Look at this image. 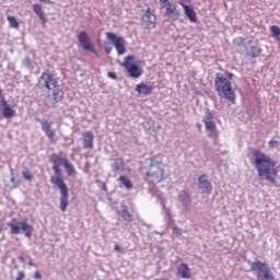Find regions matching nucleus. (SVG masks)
<instances>
[{"label":"nucleus","instance_id":"27","mask_svg":"<svg viewBox=\"0 0 280 280\" xmlns=\"http://www.w3.org/2000/svg\"><path fill=\"white\" fill-rule=\"evenodd\" d=\"M112 170L113 172H119V170H124V159L115 160Z\"/></svg>","mask_w":280,"mask_h":280},{"label":"nucleus","instance_id":"31","mask_svg":"<svg viewBox=\"0 0 280 280\" xmlns=\"http://www.w3.org/2000/svg\"><path fill=\"white\" fill-rule=\"evenodd\" d=\"M22 176L24 178V180H28V183H32V180H34V175L32 174V172L27 168H25L22 172Z\"/></svg>","mask_w":280,"mask_h":280},{"label":"nucleus","instance_id":"11","mask_svg":"<svg viewBox=\"0 0 280 280\" xmlns=\"http://www.w3.org/2000/svg\"><path fill=\"white\" fill-rule=\"evenodd\" d=\"M141 26L144 30H154L156 27V14L148 8L141 16Z\"/></svg>","mask_w":280,"mask_h":280},{"label":"nucleus","instance_id":"38","mask_svg":"<svg viewBox=\"0 0 280 280\" xmlns=\"http://www.w3.org/2000/svg\"><path fill=\"white\" fill-rule=\"evenodd\" d=\"M105 51H106V54H110V51H113V48L106 47V48H105Z\"/></svg>","mask_w":280,"mask_h":280},{"label":"nucleus","instance_id":"12","mask_svg":"<svg viewBox=\"0 0 280 280\" xmlns=\"http://www.w3.org/2000/svg\"><path fill=\"white\" fill-rule=\"evenodd\" d=\"M78 40L85 51H91V54H95L97 56V50H95V44H93V40H91V37L89 36V33H86V31H82L79 33Z\"/></svg>","mask_w":280,"mask_h":280},{"label":"nucleus","instance_id":"40","mask_svg":"<svg viewBox=\"0 0 280 280\" xmlns=\"http://www.w3.org/2000/svg\"><path fill=\"white\" fill-rule=\"evenodd\" d=\"M229 80H233V73H229Z\"/></svg>","mask_w":280,"mask_h":280},{"label":"nucleus","instance_id":"39","mask_svg":"<svg viewBox=\"0 0 280 280\" xmlns=\"http://www.w3.org/2000/svg\"><path fill=\"white\" fill-rule=\"evenodd\" d=\"M40 3H49V0H39Z\"/></svg>","mask_w":280,"mask_h":280},{"label":"nucleus","instance_id":"1","mask_svg":"<svg viewBox=\"0 0 280 280\" xmlns=\"http://www.w3.org/2000/svg\"><path fill=\"white\" fill-rule=\"evenodd\" d=\"M249 156V161L255 165L259 178L272 184L277 183L279 167H277V162L275 160L257 149H250Z\"/></svg>","mask_w":280,"mask_h":280},{"label":"nucleus","instance_id":"16","mask_svg":"<svg viewBox=\"0 0 280 280\" xmlns=\"http://www.w3.org/2000/svg\"><path fill=\"white\" fill-rule=\"evenodd\" d=\"M198 183L199 189H201L203 194H211L213 191V186L211 185V182L207 179V175H200Z\"/></svg>","mask_w":280,"mask_h":280},{"label":"nucleus","instance_id":"18","mask_svg":"<svg viewBox=\"0 0 280 280\" xmlns=\"http://www.w3.org/2000/svg\"><path fill=\"white\" fill-rule=\"evenodd\" d=\"M95 136L93 135V131H84L82 133V140H83V148L84 150H93L94 148V141Z\"/></svg>","mask_w":280,"mask_h":280},{"label":"nucleus","instance_id":"10","mask_svg":"<svg viewBox=\"0 0 280 280\" xmlns=\"http://www.w3.org/2000/svg\"><path fill=\"white\" fill-rule=\"evenodd\" d=\"M105 36L114 45L118 56L126 54V39L124 37L110 32L105 33Z\"/></svg>","mask_w":280,"mask_h":280},{"label":"nucleus","instance_id":"15","mask_svg":"<svg viewBox=\"0 0 280 280\" xmlns=\"http://www.w3.org/2000/svg\"><path fill=\"white\" fill-rule=\"evenodd\" d=\"M178 3L182 5L185 16H187L188 21H190V23H198V15L196 14L194 8L185 4L183 1H179Z\"/></svg>","mask_w":280,"mask_h":280},{"label":"nucleus","instance_id":"33","mask_svg":"<svg viewBox=\"0 0 280 280\" xmlns=\"http://www.w3.org/2000/svg\"><path fill=\"white\" fill-rule=\"evenodd\" d=\"M277 145H279V142L277 140L269 141V148H277Z\"/></svg>","mask_w":280,"mask_h":280},{"label":"nucleus","instance_id":"2","mask_svg":"<svg viewBox=\"0 0 280 280\" xmlns=\"http://www.w3.org/2000/svg\"><path fill=\"white\" fill-rule=\"evenodd\" d=\"M65 161H68L67 159H63L62 155H58L56 153H52L50 155V163L54 164L52 171L55 173V176L50 177L51 185H55L59 189V209L62 213L67 211L69 207V186L65 183V179L62 178V173L60 171V166H65Z\"/></svg>","mask_w":280,"mask_h":280},{"label":"nucleus","instance_id":"24","mask_svg":"<svg viewBox=\"0 0 280 280\" xmlns=\"http://www.w3.org/2000/svg\"><path fill=\"white\" fill-rule=\"evenodd\" d=\"M178 198H179L180 202H183V205H185V207H187V205L189 202H191V196H189V192H187V190H180Z\"/></svg>","mask_w":280,"mask_h":280},{"label":"nucleus","instance_id":"28","mask_svg":"<svg viewBox=\"0 0 280 280\" xmlns=\"http://www.w3.org/2000/svg\"><path fill=\"white\" fill-rule=\"evenodd\" d=\"M120 183L126 187L127 189H132V182L126 175H121L119 177Z\"/></svg>","mask_w":280,"mask_h":280},{"label":"nucleus","instance_id":"17","mask_svg":"<svg viewBox=\"0 0 280 280\" xmlns=\"http://www.w3.org/2000/svg\"><path fill=\"white\" fill-rule=\"evenodd\" d=\"M154 91V86L148 82H141L136 85V92L138 95H152V92Z\"/></svg>","mask_w":280,"mask_h":280},{"label":"nucleus","instance_id":"7","mask_svg":"<svg viewBox=\"0 0 280 280\" xmlns=\"http://www.w3.org/2000/svg\"><path fill=\"white\" fill-rule=\"evenodd\" d=\"M121 67H124V69H126L128 75L130 78H141V75H143V68L139 67V65H137L135 62V56L132 55H128L127 57H125V60L121 65Z\"/></svg>","mask_w":280,"mask_h":280},{"label":"nucleus","instance_id":"32","mask_svg":"<svg viewBox=\"0 0 280 280\" xmlns=\"http://www.w3.org/2000/svg\"><path fill=\"white\" fill-rule=\"evenodd\" d=\"M23 279H25V272L19 271L18 277L15 278V280H23Z\"/></svg>","mask_w":280,"mask_h":280},{"label":"nucleus","instance_id":"26","mask_svg":"<svg viewBox=\"0 0 280 280\" xmlns=\"http://www.w3.org/2000/svg\"><path fill=\"white\" fill-rule=\"evenodd\" d=\"M270 32H271L273 38H276V40H278V43H280V27L277 25H271Z\"/></svg>","mask_w":280,"mask_h":280},{"label":"nucleus","instance_id":"30","mask_svg":"<svg viewBox=\"0 0 280 280\" xmlns=\"http://www.w3.org/2000/svg\"><path fill=\"white\" fill-rule=\"evenodd\" d=\"M250 56L252 58H259V56H261V48H259L258 46H252Z\"/></svg>","mask_w":280,"mask_h":280},{"label":"nucleus","instance_id":"22","mask_svg":"<svg viewBox=\"0 0 280 280\" xmlns=\"http://www.w3.org/2000/svg\"><path fill=\"white\" fill-rule=\"evenodd\" d=\"M120 209V215L125 222H132L135 220V217H132V213H130L128 206L121 205Z\"/></svg>","mask_w":280,"mask_h":280},{"label":"nucleus","instance_id":"3","mask_svg":"<svg viewBox=\"0 0 280 280\" xmlns=\"http://www.w3.org/2000/svg\"><path fill=\"white\" fill-rule=\"evenodd\" d=\"M215 91L219 95H223L225 100L235 104V90L231 85V81L224 77V74L218 72L214 79Z\"/></svg>","mask_w":280,"mask_h":280},{"label":"nucleus","instance_id":"23","mask_svg":"<svg viewBox=\"0 0 280 280\" xmlns=\"http://www.w3.org/2000/svg\"><path fill=\"white\" fill-rule=\"evenodd\" d=\"M52 91V100L55 104H58V102H62L65 100V92L60 89V86H56Z\"/></svg>","mask_w":280,"mask_h":280},{"label":"nucleus","instance_id":"14","mask_svg":"<svg viewBox=\"0 0 280 280\" xmlns=\"http://www.w3.org/2000/svg\"><path fill=\"white\" fill-rule=\"evenodd\" d=\"M42 125V130L44 135H46L47 139L51 141V143H56L58 141V138L56 137V129H52V122L49 120H43L40 122Z\"/></svg>","mask_w":280,"mask_h":280},{"label":"nucleus","instance_id":"36","mask_svg":"<svg viewBox=\"0 0 280 280\" xmlns=\"http://www.w3.org/2000/svg\"><path fill=\"white\" fill-rule=\"evenodd\" d=\"M34 278H35V279H42L40 271H36V272L34 273Z\"/></svg>","mask_w":280,"mask_h":280},{"label":"nucleus","instance_id":"4","mask_svg":"<svg viewBox=\"0 0 280 280\" xmlns=\"http://www.w3.org/2000/svg\"><path fill=\"white\" fill-rule=\"evenodd\" d=\"M145 176L147 183H152L153 185H159V183H162L163 178H165L163 160H156V158H152Z\"/></svg>","mask_w":280,"mask_h":280},{"label":"nucleus","instance_id":"35","mask_svg":"<svg viewBox=\"0 0 280 280\" xmlns=\"http://www.w3.org/2000/svg\"><path fill=\"white\" fill-rule=\"evenodd\" d=\"M114 250H116V253H121V246L116 244Z\"/></svg>","mask_w":280,"mask_h":280},{"label":"nucleus","instance_id":"41","mask_svg":"<svg viewBox=\"0 0 280 280\" xmlns=\"http://www.w3.org/2000/svg\"><path fill=\"white\" fill-rule=\"evenodd\" d=\"M0 233H3V225L0 223Z\"/></svg>","mask_w":280,"mask_h":280},{"label":"nucleus","instance_id":"25","mask_svg":"<svg viewBox=\"0 0 280 280\" xmlns=\"http://www.w3.org/2000/svg\"><path fill=\"white\" fill-rule=\"evenodd\" d=\"M7 21H9L10 27H12L13 30H19L20 24H19V21L16 20V18L9 15L7 18Z\"/></svg>","mask_w":280,"mask_h":280},{"label":"nucleus","instance_id":"5","mask_svg":"<svg viewBox=\"0 0 280 280\" xmlns=\"http://www.w3.org/2000/svg\"><path fill=\"white\" fill-rule=\"evenodd\" d=\"M252 272H255L257 280H277L270 266L261 260H256L250 264Z\"/></svg>","mask_w":280,"mask_h":280},{"label":"nucleus","instance_id":"9","mask_svg":"<svg viewBox=\"0 0 280 280\" xmlns=\"http://www.w3.org/2000/svg\"><path fill=\"white\" fill-rule=\"evenodd\" d=\"M202 121L205 124L209 139H213L214 143H218L220 131H218V125H215V121H213V114L208 112Z\"/></svg>","mask_w":280,"mask_h":280},{"label":"nucleus","instance_id":"6","mask_svg":"<svg viewBox=\"0 0 280 280\" xmlns=\"http://www.w3.org/2000/svg\"><path fill=\"white\" fill-rule=\"evenodd\" d=\"M8 226L11 229L12 235H19L21 231H23L25 237H32V233H34V228L27 223L26 220H23L19 223L18 219H11V221L8 223Z\"/></svg>","mask_w":280,"mask_h":280},{"label":"nucleus","instance_id":"13","mask_svg":"<svg viewBox=\"0 0 280 280\" xmlns=\"http://www.w3.org/2000/svg\"><path fill=\"white\" fill-rule=\"evenodd\" d=\"M162 8H165V15L167 19H171V21H178L180 19V11L175 3L167 2L166 4L162 5Z\"/></svg>","mask_w":280,"mask_h":280},{"label":"nucleus","instance_id":"21","mask_svg":"<svg viewBox=\"0 0 280 280\" xmlns=\"http://www.w3.org/2000/svg\"><path fill=\"white\" fill-rule=\"evenodd\" d=\"M33 12H35L43 25H47V16L45 15V11H43V7L40 4H33Z\"/></svg>","mask_w":280,"mask_h":280},{"label":"nucleus","instance_id":"29","mask_svg":"<svg viewBox=\"0 0 280 280\" xmlns=\"http://www.w3.org/2000/svg\"><path fill=\"white\" fill-rule=\"evenodd\" d=\"M63 167L66 168L68 176H73L75 174V168L69 163V160L65 161Z\"/></svg>","mask_w":280,"mask_h":280},{"label":"nucleus","instance_id":"8","mask_svg":"<svg viewBox=\"0 0 280 280\" xmlns=\"http://www.w3.org/2000/svg\"><path fill=\"white\" fill-rule=\"evenodd\" d=\"M38 84L42 86V89H46V91H51L58 86V78H56V74L54 72H50L49 70H45L42 72Z\"/></svg>","mask_w":280,"mask_h":280},{"label":"nucleus","instance_id":"34","mask_svg":"<svg viewBox=\"0 0 280 280\" xmlns=\"http://www.w3.org/2000/svg\"><path fill=\"white\" fill-rule=\"evenodd\" d=\"M107 75H108V78H110L112 80H117V74H115V72H108Z\"/></svg>","mask_w":280,"mask_h":280},{"label":"nucleus","instance_id":"19","mask_svg":"<svg viewBox=\"0 0 280 280\" xmlns=\"http://www.w3.org/2000/svg\"><path fill=\"white\" fill-rule=\"evenodd\" d=\"M1 106L2 116L4 117V119H12V117H16V110H14V108H12V106L8 104L5 100L1 102Z\"/></svg>","mask_w":280,"mask_h":280},{"label":"nucleus","instance_id":"20","mask_svg":"<svg viewBox=\"0 0 280 280\" xmlns=\"http://www.w3.org/2000/svg\"><path fill=\"white\" fill-rule=\"evenodd\" d=\"M177 277L179 279H191V269H189L188 264L183 262L177 267Z\"/></svg>","mask_w":280,"mask_h":280},{"label":"nucleus","instance_id":"37","mask_svg":"<svg viewBox=\"0 0 280 280\" xmlns=\"http://www.w3.org/2000/svg\"><path fill=\"white\" fill-rule=\"evenodd\" d=\"M159 1L162 4V7L166 5V3H170V0H159Z\"/></svg>","mask_w":280,"mask_h":280}]
</instances>
